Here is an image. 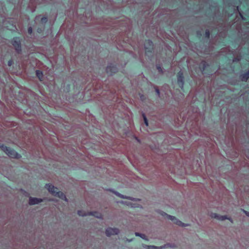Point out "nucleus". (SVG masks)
<instances>
[{
	"instance_id": "nucleus-14",
	"label": "nucleus",
	"mask_w": 249,
	"mask_h": 249,
	"mask_svg": "<svg viewBox=\"0 0 249 249\" xmlns=\"http://www.w3.org/2000/svg\"><path fill=\"white\" fill-rule=\"evenodd\" d=\"M213 11H214V15H215L216 14L217 15H219L220 13V8L219 6L215 5L214 7V9H213Z\"/></svg>"
},
{
	"instance_id": "nucleus-26",
	"label": "nucleus",
	"mask_w": 249,
	"mask_h": 249,
	"mask_svg": "<svg viewBox=\"0 0 249 249\" xmlns=\"http://www.w3.org/2000/svg\"><path fill=\"white\" fill-rule=\"evenodd\" d=\"M28 31L29 34H32V28L31 27L29 28Z\"/></svg>"
},
{
	"instance_id": "nucleus-1",
	"label": "nucleus",
	"mask_w": 249,
	"mask_h": 249,
	"mask_svg": "<svg viewBox=\"0 0 249 249\" xmlns=\"http://www.w3.org/2000/svg\"><path fill=\"white\" fill-rule=\"evenodd\" d=\"M45 188L53 196H57L67 202H68V199L67 198L65 195L62 192L59 191L58 188L54 187L53 184L50 183L46 184Z\"/></svg>"
},
{
	"instance_id": "nucleus-24",
	"label": "nucleus",
	"mask_w": 249,
	"mask_h": 249,
	"mask_svg": "<svg viewBox=\"0 0 249 249\" xmlns=\"http://www.w3.org/2000/svg\"><path fill=\"white\" fill-rule=\"evenodd\" d=\"M240 60V59L238 57H235L233 59V62H238Z\"/></svg>"
},
{
	"instance_id": "nucleus-15",
	"label": "nucleus",
	"mask_w": 249,
	"mask_h": 249,
	"mask_svg": "<svg viewBox=\"0 0 249 249\" xmlns=\"http://www.w3.org/2000/svg\"><path fill=\"white\" fill-rule=\"evenodd\" d=\"M77 213L79 216L84 217L88 215V213H84L81 211H78Z\"/></svg>"
},
{
	"instance_id": "nucleus-4",
	"label": "nucleus",
	"mask_w": 249,
	"mask_h": 249,
	"mask_svg": "<svg viewBox=\"0 0 249 249\" xmlns=\"http://www.w3.org/2000/svg\"><path fill=\"white\" fill-rule=\"evenodd\" d=\"M153 43L150 40L147 39L145 41L144 48L145 49V54L149 56V53H152L153 51Z\"/></svg>"
},
{
	"instance_id": "nucleus-16",
	"label": "nucleus",
	"mask_w": 249,
	"mask_h": 249,
	"mask_svg": "<svg viewBox=\"0 0 249 249\" xmlns=\"http://www.w3.org/2000/svg\"><path fill=\"white\" fill-rule=\"evenodd\" d=\"M36 75L38 77V78L40 80H41V79L43 77V73H42V72L41 71H36Z\"/></svg>"
},
{
	"instance_id": "nucleus-3",
	"label": "nucleus",
	"mask_w": 249,
	"mask_h": 249,
	"mask_svg": "<svg viewBox=\"0 0 249 249\" xmlns=\"http://www.w3.org/2000/svg\"><path fill=\"white\" fill-rule=\"evenodd\" d=\"M161 214L162 215H166L168 219L171 220L172 221H173L175 224H177V225H178L181 227H185V226H188V224H184V223L181 222L180 220H179L178 218H177L175 216L169 215L164 212H163L162 213H161Z\"/></svg>"
},
{
	"instance_id": "nucleus-13",
	"label": "nucleus",
	"mask_w": 249,
	"mask_h": 249,
	"mask_svg": "<svg viewBox=\"0 0 249 249\" xmlns=\"http://www.w3.org/2000/svg\"><path fill=\"white\" fill-rule=\"evenodd\" d=\"M110 235L111 234H118L119 232V231L116 228H110Z\"/></svg>"
},
{
	"instance_id": "nucleus-25",
	"label": "nucleus",
	"mask_w": 249,
	"mask_h": 249,
	"mask_svg": "<svg viewBox=\"0 0 249 249\" xmlns=\"http://www.w3.org/2000/svg\"><path fill=\"white\" fill-rule=\"evenodd\" d=\"M196 35L197 36H201V32L200 31H197L196 32Z\"/></svg>"
},
{
	"instance_id": "nucleus-33",
	"label": "nucleus",
	"mask_w": 249,
	"mask_h": 249,
	"mask_svg": "<svg viewBox=\"0 0 249 249\" xmlns=\"http://www.w3.org/2000/svg\"><path fill=\"white\" fill-rule=\"evenodd\" d=\"M11 64H12V62H11V61H9V62H8V65H9V66H10V65H11Z\"/></svg>"
},
{
	"instance_id": "nucleus-22",
	"label": "nucleus",
	"mask_w": 249,
	"mask_h": 249,
	"mask_svg": "<svg viewBox=\"0 0 249 249\" xmlns=\"http://www.w3.org/2000/svg\"><path fill=\"white\" fill-rule=\"evenodd\" d=\"M157 69L160 72H162V69L160 65L157 66Z\"/></svg>"
},
{
	"instance_id": "nucleus-27",
	"label": "nucleus",
	"mask_w": 249,
	"mask_h": 249,
	"mask_svg": "<svg viewBox=\"0 0 249 249\" xmlns=\"http://www.w3.org/2000/svg\"><path fill=\"white\" fill-rule=\"evenodd\" d=\"M243 211L244 213L246 214V215L249 217V212H247L246 211H245V210H243Z\"/></svg>"
},
{
	"instance_id": "nucleus-2",
	"label": "nucleus",
	"mask_w": 249,
	"mask_h": 249,
	"mask_svg": "<svg viewBox=\"0 0 249 249\" xmlns=\"http://www.w3.org/2000/svg\"><path fill=\"white\" fill-rule=\"evenodd\" d=\"M1 150L4 152L9 157L14 159H19L21 155L16 152L14 150L11 149L4 145H0Z\"/></svg>"
},
{
	"instance_id": "nucleus-9",
	"label": "nucleus",
	"mask_w": 249,
	"mask_h": 249,
	"mask_svg": "<svg viewBox=\"0 0 249 249\" xmlns=\"http://www.w3.org/2000/svg\"><path fill=\"white\" fill-rule=\"evenodd\" d=\"M12 44L15 48L17 51H19L20 50V40L18 38H14L12 41Z\"/></svg>"
},
{
	"instance_id": "nucleus-21",
	"label": "nucleus",
	"mask_w": 249,
	"mask_h": 249,
	"mask_svg": "<svg viewBox=\"0 0 249 249\" xmlns=\"http://www.w3.org/2000/svg\"><path fill=\"white\" fill-rule=\"evenodd\" d=\"M142 116H143V120H144V124H145V125L146 126H148V120L145 116V115H144V114H142Z\"/></svg>"
},
{
	"instance_id": "nucleus-35",
	"label": "nucleus",
	"mask_w": 249,
	"mask_h": 249,
	"mask_svg": "<svg viewBox=\"0 0 249 249\" xmlns=\"http://www.w3.org/2000/svg\"><path fill=\"white\" fill-rule=\"evenodd\" d=\"M232 14H230V15L229 14L228 15V16H232Z\"/></svg>"
},
{
	"instance_id": "nucleus-23",
	"label": "nucleus",
	"mask_w": 249,
	"mask_h": 249,
	"mask_svg": "<svg viewBox=\"0 0 249 249\" xmlns=\"http://www.w3.org/2000/svg\"><path fill=\"white\" fill-rule=\"evenodd\" d=\"M47 18L46 17H43L41 18V22L42 23H45L47 21Z\"/></svg>"
},
{
	"instance_id": "nucleus-19",
	"label": "nucleus",
	"mask_w": 249,
	"mask_h": 249,
	"mask_svg": "<svg viewBox=\"0 0 249 249\" xmlns=\"http://www.w3.org/2000/svg\"><path fill=\"white\" fill-rule=\"evenodd\" d=\"M147 249H159V247L155 246H146Z\"/></svg>"
},
{
	"instance_id": "nucleus-8",
	"label": "nucleus",
	"mask_w": 249,
	"mask_h": 249,
	"mask_svg": "<svg viewBox=\"0 0 249 249\" xmlns=\"http://www.w3.org/2000/svg\"><path fill=\"white\" fill-rule=\"evenodd\" d=\"M211 217L213 218H215L219 220H224L225 219H228L231 220L230 218H228L227 215H220L216 213H213L211 214Z\"/></svg>"
},
{
	"instance_id": "nucleus-5",
	"label": "nucleus",
	"mask_w": 249,
	"mask_h": 249,
	"mask_svg": "<svg viewBox=\"0 0 249 249\" xmlns=\"http://www.w3.org/2000/svg\"><path fill=\"white\" fill-rule=\"evenodd\" d=\"M199 67L202 73L209 74L211 72L210 66L205 61H202Z\"/></svg>"
},
{
	"instance_id": "nucleus-7",
	"label": "nucleus",
	"mask_w": 249,
	"mask_h": 249,
	"mask_svg": "<svg viewBox=\"0 0 249 249\" xmlns=\"http://www.w3.org/2000/svg\"><path fill=\"white\" fill-rule=\"evenodd\" d=\"M43 202V199L36 197H30L28 203L30 205H34Z\"/></svg>"
},
{
	"instance_id": "nucleus-28",
	"label": "nucleus",
	"mask_w": 249,
	"mask_h": 249,
	"mask_svg": "<svg viewBox=\"0 0 249 249\" xmlns=\"http://www.w3.org/2000/svg\"><path fill=\"white\" fill-rule=\"evenodd\" d=\"M109 68H110V73L112 72V66H111V65L110 63Z\"/></svg>"
},
{
	"instance_id": "nucleus-34",
	"label": "nucleus",
	"mask_w": 249,
	"mask_h": 249,
	"mask_svg": "<svg viewBox=\"0 0 249 249\" xmlns=\"http://www.w3.org/2000/svg\"><path fill=\"white\" fill-rule=\"evenodd\" d=\"M141 98L142 100H143V95L141 96Z\"/></svg>"
},
{
	"instance_id": "nucleus-6",
	"label": "nucleus",
	"mask_w": 249,
	"mask_h": 249,
	"mask_svg": "<svg viewBox=\"0 0 249 249\" xmlns=\"http://www.w3.org/2000/svg\"><path fill=\"white\" fill-rule=\"evenodd\" d=\"M178 84L179 88L183 90L184 86V76L183 72L179 71L177 74Z\"/></svg>"
},
{
	"instance_id": "nucleus-17",
	"label": "nucleus",
	"mask_w": 249,
	"mask_h": 249,
	"mask_svg": "<svg viewBox=\"0 0 249 249\" xmlns=\"http://www.w3.org/2000/svg\"><path fill=\"white\" fill-rule=\"evenodd\" d=\"M135 235H136V236L141 237L143 239L147 240L146 239V235L145 234H144L140 233L139 232H136L135 233Z\"/></svg>"
},
{
	"instance_id": "nucleus-36",
	"label": "nucleus",
	"mask_w": 249,
	"mask_h": 249,
	"mask_svg": "<svg viewBox=\"0 0 249 249\" xmlns=\"http://www.w3.org/2000/svg\"><path fill=\"white\" fill-rule=\"evenodd\" d=\"M247 18H249V16H248V17H246Z\"/></svg>"
},
{
	"instance_id": "nucleus-31",
	"label": "nucleus",
	"mask_w": 249,
	"mask_h": 249,
	"mask_svg": "<svg viewBox=\"0 0 249 249\" xmlns=\"http://www.w3.org/2000/svg\"><path fill=\"white\" fill-rule=\"evenodd\" d=\"M242 19H246V18H245L246 17H243V16H242V17H240Z\"/></svg>"
},
{
	"instance_id": "nucleus-11",
	"label": "nucleus",
	"mask_w": 249,
	"mask_h": 249,
	"mask_svg": "<svg viewBox=\"0 0 249 249\" xmlns=\"http://www.w3.org/2000/svg\"><path fill=\"white\" fill-rule=\"evenodd\" d=\"M88 215H93L98 219H102L103 218L102 215L97 212H89L88 213Z\"/></svg>"
},
{
	"instance_id": "nucleus-12",
	"label": "nucleus",
	"mask_w": 249,
	"mask_h": 249,
	"mask_svg": "<svg viewBox=\"0 0 249 249\" xmlns=\"http://www.w3.org/2000/svg\"><path fill=\"white\" fill-rule=\"evenodd\" d=\"M233 10L235 14H236V16H243V12L239 11V7L238 6H235Z\"/></svg>"
},
{
	"instance_id": "nucleus-10",
	"label": "nucleus",
	"mask_w": 249,
	"mask_h": 249,
	"mask_svg": "<svg viewBox=\"0 0 249 249\" xmlns=\"http://www.w3.org/2000/svg\"><path fill=\"white\" fill-rule=\"evenodd\" d=\"M240 77L243 82H247L249 79V70L246 72L240 75Z\"/></svg>"
},
{
	"instance_id": "nucleus-32",
	"label": "nucleus",
	"mask_w": 249,
	"mask_h": 249,
	"mask_svg": "<svg viewBox=\"0 0 249 249\" xmlns=\"http://www.w3.org/2000/svg\"><path fill=\"white\" fill-rule=\"evenodd\" d=\"M212 7H213V6H212V5H211V6H210V7H209V8L210 9V10H211V11H213V8H212Z\"/></svg>"
},
{
	"instance_id": "nucleus-29",
	"label": "nucleus",
	"mask_w": 249,
	"mask_h": 249,
	"mask_svg": "<svg viewBox=\"0 0 249 249\" xmlns=\"http://www.w3.org/2000/svg\"><path fill=\"white\" fill-rule=\"evenodd\" d=\"M156 92H157V94H158V95H159V94H160V91H159V89H156Z\"/></svg>"
},
{
	"instance_id": "nucleus-30",
	"label": "nucleus",
	"mask_w": 249,
	"mask_h": 249,
	"mask_svg": "<svg viewBox=\"0 0 249 249\" xmlns=\"http://www.w3.org/2000/svg\"><path fill=\"white\" fill-rule=\"evenodd\" d=\"M106 233L107 236H109V232L107 230H106Z\"/></svg>"
},
{
	"instance_id": "nucleus-18",
	"label": "nucleus",
	"mask_w": 249,
	"mask_h": 249,
	"mask_svg": "<svg viewBox=\"0 0 249 249\" xmlns=\"http://www.w3.org/2000/svg\"><path fill=\"white\" fill-rule=\"evenodd\" d=\"M205 37L207 39H209L210 37V32L208 29L205 30Z\"/></svg>"
},
{
	"instance_id": "nucleus-20",
	"label": "nucleus",
	"mask_w": 249,
	"mask_h": 249,
	"mask_svg": "<svg viewBox=\"0 0 249 249\" xmlns=\"http://www.w3.org/2000/svg\"><path fill=\"white\" fill-rule=\"evenodd\" d=\"M187 0H185V2H187ZM189 1H195L196 3L198 2V3L199 4H200V3H201V4H202V2H204L203 0H189Z\"/></svg>"
}]
</instances>
